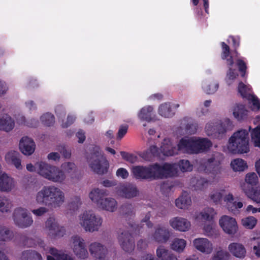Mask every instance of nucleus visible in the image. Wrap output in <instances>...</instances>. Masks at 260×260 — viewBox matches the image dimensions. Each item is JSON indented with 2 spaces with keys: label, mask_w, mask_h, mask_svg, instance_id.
I'll list each match as a JSON object with an SVG mask.
<instances>
[{
  "label": "nucleus",
  "mask_w": 260,
  "mask_h": 260,
  "mask_svg": "<svg viewBox=\"0 0 260 260\" xmlns=\"http://www.w3.org/2000/svg\"><path fill=\"white\" fill-rule=\"evenodd\" d=\"M6 162L11 165H13L18 170H21L22 166L20 158V154L16 151H10L5 155Z\"/></svg>",
  "instance_id": "obj_30"
},
{
  "label": "nucleus",
  "mask_w": 260,
  "mask_h": 260,
  "mask_svg": "<svg viewBox=\"0 0 260 260\" xmlns=\"http://www.w3.org/2000/svg\"><path fill=\"white\" fill-rule=\"evenodd\" d=\"M223 201L225 203L226 209L228 211L234 214L239 211L243 206V204L241 201H235L233 194L231 192L227 193L224 196Z\"/></svg>",
  "instance_id": "obj_18"
},
{
  "label": "nucleus",
  "mask_w": 260,
  "mask_h": 260,
  "mask_svg": "<svg viewBox=\"0 0 260 260\" xmlns=\"http://www.w3.org/2000/svg\"><path fill=\"white\" fill-rule=\"evenodd\" d=\"M226 194L224 189L214 190L210 192L209 197L211 201L217 204L221 202L222 199H223Z\"/></svg>",
  "instance_id": "obj_44"
},
{
  "label": "nucleus",
  "mask_w": 260,
  "mask_h": 260,
  "mask_svg": "<svg viewBox=\"0 0 260 260\" xmlns=\"http://www.w3.org/2000/svg\"><path fill=\"white\" fill-rule=\"evenodd\" d=\"M88 249L91 255L96 259L103 258L107 253L106 247L102 243L96 241L90 243Z\"/></svg>",
  "instance_id": "obj_21"
},
{
  "label": "nucleus",
  "mask_w": 260,
  "mask_h": 260,
  "mask_svg": "<svg viewBox=\"0 0 260 260\" xmlns=\"http://www.w3.org/2000/svg\"><path fill=\"white\" fill-rule=\"evenodd\" d=\"M192 245L197 250L205 254L212 253L214 249L213 243L206 238L194 239L192 241Z\"/></svg>",
  "instance_id": "obj_15"
},
{
  "label": "nucleus",
  "mask_w": 260,
  "mask_h": 260,
  "mask_svg": "<svg viewBox=\"0 0 260 260\" xmlns=\"http://www.w3.org/2000/svg\"><path fill=\"white\" fill-rule=\"evenodd\" d=\"M179 151L182 152L181 150L179 149V143L176 148L169 139H165L161 143L159 149L156 146L152 145L150 147L147 153L148 154H151L153 156H160L161 153L166 156H172L177 154Z\"/></svg>",
  "instance_id": "obj_11"
},
{
  "label": "nucleus",
  "mask_w": 260,
  "mask_h": 260,
  "mask_svg": "<svg viewBox=\"0 0 260 260\" xmlns=\"http://www.w3.org/2000/svg\"><path fill=\"white\" fill-rule=\"evenodd\" d=\"M226 63L229 68V71L226 74V81L228 84L230 85L238 76V74L236 71L233 69L234 62L232 56L226 59Z\"/></svg>",
  "instance_id": "obj_34"
},
{
  "label": "nucleus",
  "mask_w": 260,
  "mask_h": 260,
  "mask_svg": "<svg viewBox=\"0 0 260 260\" xmlns=\"http://www.w3.org/2000/svg\"><path fill=\"white\" fill-rule=\"evenodd\" d=\"M245 87L242 84H240L239 87V91L241 93V96L243 98L247 99L252 104V109L253 110H258L260 108V101L258 98L253 94H246L247 91L248 90L249 88H246L245 91H244L242 90V88Z\"/></svg>",
  "instance_id": "obj_31"
},
{
  "label": "nucleus",
  "mask_w": 260,
  "mask_h": 260,
  "mask_svg": "<svg viewBox=\"0 0 260 260\" xmlns=\"http://www.w3.org/2000/svg\"><path fill=\"white\" fill-rule=\"evenodd\" d=\"M245 179L247 183L252 185L256 184L258 181L257 175L254 172L247 173Z\"/></svg>",
  "instance_id": "obj_56"
},
{
  "label": "nucleus",
  "mask_w": 260,
  "mask_h": 260,
  "mask_svg": "<svg viewBox=\"0 0 260 260\" xmlns=\"http://www.w3.org/2000/svg\"><path fill=\"white\" fill-rule=\"evenodd\" d=\"M169 224L174 230L181 232H187L191 228L190 222L186 218L180 216L171 218Z\"/></svg>",
  "instance_id": "obj_16"
},
{
  "label": "nucleus",
  "mask_w": 260,
  "mask_h": 260,
  "mask_svg": "<svg viewBox=\"0 0 260 260\" xmlns=\"http://www.w3.org/2000/svg\"><path fill=\"white\" fill-rule=\"evenodd\" d=\"M120 154L123 159L131 164H134L137 161L138 157L134 154H129L124 151H121Z\"/></svg>",
  "instance_id": "obj_57"
},
{
  "label": "nucleus",
  "mask_w": 260,
  "mask_h": 260,
  "mask_svg": "<svg viewBox=\"0 0 260 260\" xmlns=\"http://www.w3.org/2000/svg\"><path fill=\"white\" fill-rule=\"evenodd\" d=\"M230 166L234 172H242L248 167L246 162L244 160L239 158L232 160Z\"/></svg>",
  "instance_id": "obj_40"
},
{
  "label": "nucleus",
  "mask_w": 260,
  "mask_h": 260,
  "mask_svg": "<svg viewBox=\"0 0 260 260\" xmlns=\"http://www.w3.org/2000/svg\"><path fill=\"white\" fill-rule=\"evenodd\" d=\"M48 253L50 255H47V260H74L71 255L62 253L54 247H49Z\"/></svg>",
  "instance_id": "obj_29"
},
{
  "label": "nucleus",
  "mask_w": 260,
  "mask_h": 260,
  "mask_svg": "<svg viewBox=\"0 0 260 260\" xmlns=\"http://www.w3.org/2000/svg\"><path fill=\"white\" fill-rule=\"evenodd\" d=\"M222 158L221 153L216 152L205 163V166L202 165L199 169L200 171L209 173L213 181H217L221 177L222 168L219 165Z\"/></svg>",
  "instance_id": "obj_7"
},
{
  "label": "nucleus",
  "mask_w": 260,
  "mask_h": 260,
  "mask_svg": "<svg viewBox=\"0 0 260 260\" xmlns=\"http://www.w3.org/2000/svg\"><path fill=\"white\" fill-rule=\"evenodd\" d=\"M149 179H160L173 177L177 173L175 164L166 163L162 165L154 164L148 166Z\"/></svg>",
  "instance_id": "obj_6"
},
{
  "label": "nucleus",
  "mask_w": 260,
  "mask_h": 260,
  "mask_svg": "<svg viewBox=\"0 0 260 260\" xmlns=\"http://www.w3.org/2000/svg\"><path fill=\"white\" fill-rule=\"evenodd\" d=\"M48 212V209L46 207L41 206L39 208L34 209L31 212L36 216H42Z\"/></svg>",
  "instance_id": "obj_58"
},
{
  "label": "nucleus",
  "mask_w": 260,
  "mask_h": 260,
  "mask_svg": "<svg viewBox=\"0 0 260 260\" xmlns=\"http://www.w3.org/2000/svg\"><path fill=\"white\" fill-rule=\"evenodd\" d=\"M247 110L242 105H236L233 110V114L235 118L238 120L244 119L247 115Z\"/></svg>",
  "instance_id": "obj_42"
},
{
  "label": "nucleus",
  "mask_w": 260,
  "mask_h": 260,
  "mask_svg": "<svg viewBox=\"0 0 260 260\" xmlns=\"http://www.w3.org/2000/svg\"><path fill=\"white\" fill-rule=\"evenodd\" d=\"M179 106L178 104L165 103L161 104L158 109V112L160 115L164 117H171L175 114L174 109H177Z\"/></svg>",
  "instance_id": "obj_28"
},
{
  "label": "nucleus",
  "mask_w": 260,
  "mask_h": 260,
  "mask_svg": "<svg viewBox=\"0 0 260 260\" xmlns=\"http://www.w3.org/2000/svg\"><path fill=\"white\" fill-rule=\"evenodd\" d=\"M186 246V241L183 239L175 238L171 244L172 250L178 252H182Z\"/></svg>",
  "instance_id": "obj_43"
},
{
  "label": "nucleus",
  "mask_w": 260,
  "mask_h": 260,
  "mask_svg": "<svg viewBox=\"0 0 260 260\" xmlns=\"http://www.w3.org/2000/svg\"><path fill=\"white\" fill-rule=\"evenodd\" d=\"M69 246L73 253L78 258L85 259L88 257L89 253L84 239L79 235H74L70 239Z\"/></svg>",
  "instance_id": "obj_10"
},
{
  "label": "nucleus",
  "mask_w": 260,
  "mask_h": 260,
  "mask_svg": "<svg viewBox=\"0 0 260 260\" xmlns=\"http://www.w3.org/2000/svg\"><path fill=\"white\" fill-rule=\"evenodd\" d=\"M178 165L183 172L191 171L193 169V166L188 160H181L178 162Z\"/></svg>",
  "instance_id": "obj_53"
},
{
  "label": "nucleus",
  "mask_w": 260,
  "mask_h": 260,
  "mask_svg": "<svg viewBox=\"0 0 260 260\" xmlns=\"http://www.w3.org/2000/svg\"><path fill=\"white\" fill-rule=\"evenodd\" d=\"M169 237L170 233L169 230L160 226H158L155 229L153 235L154 239L160 243L166 242L169 240Z\"/></svg>",
  "instance_id": "obj_33"
},
{
  "label": "nucleus",
  "mask_w": 260,
  "mask_h": 260,
  "mask_svg": "<svg viewBox=\"0 0 260 260\" xmlns=\"http://www.w3.org/2000/svg\"><path fill=\"white\" fill-rule=\"evenodd\" d=\"M236 63L239 68V71L242 73L241 76L244 77L247 69L246 63L243 60L238 59L236 60Z\"/></svg>",
  "instance_id": "obj_60"
},
{
  "label": "nucleus",
  "mask_w": 260,
  "mask_h": 260,
  "mask_svg": "<svg viewBox=\"0 0 260 260\" xmlns=\"http://www.w3.org/2000/svg\"><path fill=\"white\" fill-rule=\"evenodd\" d=\"M16 120L19 125H26L31 127L37 126L39 123L37 120H33L34 121V123L27 122L25 117L23 115H18L16 118Z\"/></svg>",
  "instance_id": "obj_51"
},
{
  "label": "nucleus",
  "mask_w": 260,
  "mask_h": 260,
  "mask_svg": "<svg viewBox=\"0 0 260 260\" xmlns=\"http://www.w3.org/2000/svg\"><path fill=\"white\" fill-rule=\"evenodd\" d=\"M251 139L256 146L260 147V127L253 129L251 132Z\"/></svg>",
  "instance_id": "obj_55"
},
{
  "label": "nucleus",
  "mask_w": 260,
  "mask_h": 260,
  "mask_svg": "<svg viewBox=\"0 0 260 260\" xmlns=\"http://www.w3.org/2000/svg\"><path fill=\"white\" fill-rule=\"evenodd\" d=\"M206 184V181L202 178L192 177L189 180V185L190 187L196 190L203 189Z\"/></svg>",
  "instance_id": "obj_41"
},
{
  "label": "nucleus",
  "mask_w": 260,
  "mask_h": 260,
  "mask_svg": "<svg viewBox=\"0 0 260 260\" xmlns=\"http://www.w3.org/2000/svg\"><path fill=\"white\" fill-rule=\"evenodd\" d=\"M35 251L27 250L22 252L21 260H31V257H33Z\"/></svg>",
  "instance_id": "obj_64"
},
{
  "label": "nucleus",
  "mask_w": 260,
  "mask_h": 260,
  "mask_svg": "<svg viewBox=\"0 0 260 260\" xmlns=\"http://www.w3.org/2000/svg\"><path fill=\"white\" fill-rule=\"evenodd\" d=\"M137 116L141 121L150 122L154 116V109L152 106L147 105L142 107L138 112Z\"/></svg>",
  "instance_id": "obj_25"
},
{
  "label": "nucleus",
  "mask_w": 260,
  "mask_h": 260,
  "mask_svg": "<svg viewBox=\"0 0 260 260\" xmlns=\"http://www.w3.org/2000/svg\"><path fill=\"white\" fill-rule=\"evenodd\" d=\"M82 204L81 199L78 197H75L70 203L69 206L74 210H77Z\"/></svg>",
  "instance_id": "obj_61"
},
{
  "label": "nucleus",
  "mask_w": 260,
  "mask_h": 260,
  "mask_svg": "<svg viewBox=\"0 0 260 260\" xmlns=\"http://www.w3.org/2000/svg\"><path fill=\"white\" fill-rule=\"evenodd\" d=\"M229 150L234 154L246 153L249 151L248 132L241 129L234 133L229 140Z\"/></svg>",
  "instance_id": "obj_4"
},
{
  "label": "nucleus",
  "mask_w": 260,
  "mask_h": 260,
  "mask_svg": "<svg viewBox=\"0 0 260 260\" xmlns=\"http://www.w3.org/2000/svg\"><path fill=\"white\" fill-rule=\"evenodd\" d=\"M10 199L5 196H0V212L3 213L10 212L13 207Z\"/></svg>",
  "instance_id": "obj_39"
},
{
  "label": "nucleus",
  "mask_w": 260,
  "mask_h": 260,
  "mask_svg": "<svg viewBox=\"0 0 260 260\" xmlns=\"http://www.w3.org/2000/svg\"><path fill=\"white\" fill-rule=\"evenodd\" d=\"M16 186V182L14 178L3 174L0 176V191L10 192L14 190Z\"/></svg>",
  "instance_id": "obj_20"
},
{
  "label": "nucleus",
  "mask_w": 260,
  "mask_h": 260,
  "mask_svg": "<svg viewBox=\"0 0 260 260\" xmlns=\"http://www.w3.org/2000/svg\"><path fill=\"white\" fill-rule=\"evenodd\" d=\"M232 126L229 119L222 121H212L207 123L205 127L206 134L213 138H219Z\"/></svg>",
  "instance_id": "obj_9"
},
{
  "label": "nucleus",
  "mask_w": 260,
  "mask_h": 260,
  "mask_svg": "<svg viewBox=\"0 0 260 260\" xmlns=\"http://www.w3.org/2000/svg\"><path fill=\"white\" fill-rule=\"evenodd\" d=\"M14 126V121L9 115H5L0 117V130L8 132L12 131Z\"/></svg>",
  "instance_id": "obj_35"
},
{
  "label": "nucleus",
  "mask_w": 260,
  "mask_h": 260,
  "mask_svg": "<svg viewBox=\"0 0 260 260\" xmlns=\"http://www.w3.org/2000/svg\"><path fill=\"white\" fill-rule=\"evenodd\" d=\"M217 214V212L213 208L206 207L201 212L196 213L192 218L196 221L202 220L212 222L214 221Z\"/></svg>",
  "instance_id": "obj_17"
},
{
  "label": "nucleus",
  "mask_w": 260,
  "mask_h": 260,
  "mask_svg": "<svg viewBox=\"0 0 260 260\" xmlns=\"http://www.w3.org/2000/svg\"><path fill=\"white\" fill-rule=\"evenodd\" d=\"M212 145L211 142L207 138L192 137L181 139L179 149L184 153H199L207 150Z\"/></svg>",
  "instance_id": "obj_3"
},
{
  "label": "nucleus",
  "mask_w": 260,
  "mask_h": 260,
  "mask_svg": "<svg viewBox=\"0 0 260 260\" xmlns=\"http://www.w3.org/2000/svg\"><path fill=\"white\" fill-rule=\"evenodd\" d=\"M60 168L66 175L73 176L77 173V167L73 162H64L61 165Z\"/></svg>",
  "instance_id": "obj_38"
},
{
  "label": "nucleus",
  "mask_w": 260,
  "mask_h": 260,
  "mask_svg": "<svg viewBox=\"0 0 260 260\" xmlns=\"http://www.w3.org/2000/svg\"><path fill=\"white\" fill-rule=\"evenodd\" d=\"M230 253L222 248L216 250L212 254L209 260H229Z\"/></svg>",
  "instance_id": "obj_45"
},
{
  "label": "nucleus",
  "mask_w": 260,
  "mask_h": 260,
  "mask_svg": "<svg viewBox=\"0 0 260 260\" xmlns=\"http://www.w3.org/2000/svg\"><path fill=\"white\" fill-rule=\"evenodd\" d=\"M98 208L109 212H114L117 209L118 203L114 198L105 197L99 203Z\"/></svg>",
  "instance_id": "obj_26"
},
{
  "label": "nucleus",
  "mask_w": 260,
  "mask_h": 260,
  "mask_svg": "<svg viewBox=\"0 0 260 260\" xmlns=\"http://www.w3.org/2000/svg\"><path fill=\"white\" fill-rule=\"evenodd\" d=\"M47 158L49 161L58 162L60 159V155L58 152H52L47 155Z\"/></svg>",
  "instance_id": "obj_63"
},
{
  "label": "nucleus",
  "mask_w": 260,
  "mask_h": 260,
  "mask_svg": "<svg viewBox=\"0 0 260 260\" xmlns=\"http://www.w3.org/2000/svg\"><path fill=\"white\" fill-rule=\"evenodd\" d=\"M202 88L207 94L215 92L218 88V83L214 80H206L203 82Z\"/></svg>",
  "instance_id": "obj_37"
},
{
  "label": "nucleus",
  "mask_w": 260,
  "mask_h": 260,
  "mask_svg": "<svg viewBox=\"0 0 260 260\" xmlns=\"http://www.w3.org/2000/svg\"><path fill=\"white\" fill-rule=\"evenodd\" d=\"M13 233L5 227L0 226V240L7 241L13 237Z\"/></svg>",
  "instance_id": "obj_50"
},
{
  "label": "nucleus",
  "mask_w": 260,
  "mask_h": 260,
  "mask_svg": "<svg viewBox=\"0 0 260 260\" xmlns=\"http://www.w3.org/2000/svg\"><path fill=\"white\" fill-rule=\"evenodd\" d=\"M248 198L256 204H260V189H256L253 192H249L245 191Z\"/></svg>",
  "instance_id": "obj_54"
},
{
  "label": "nucleus",
  "mask_w": 260,
  "mask_h": 260,
  "mask_svg": "<svg viewBox=\"0 0 260 260\" xmlns=\"http://www.w3.org/2000/svg\"><path fill=\"white\" fill-rule=\"evenodd\" d=\"M78 225L85 232H99L102 226L103 219L102 216L92 210H85L78 216Z\"/></svg>",
  "instance_id": "obj_2"
},
{
  "label": "nucleus",
  "mask_w": 260,
  "mask_h": 260,
  "mask_svg": "<svg viewBox=\"0 0 260 260\" xmlns=\"http://www.w3.org/2000/svg\"><path fill=\"white\" fill-rule=\"evenodd\" d=\"M40 119L41 121L46 125L50 126L55 122V118L54 116L49 113H46L42 115Z\"/></svg>",
  "instance_id": "obj_52"
},
{
  "label": "nucleus",
  "mask_w": 260,
  "mask_h": 260,
  "mask_svg": "<svg viewBox=\"0 0 260 260\" xmlns=\"http://www.w3.org/2000/svg\"><path fill=\"white\" fill-rule=\"evenodd\" d=\"M41 177L50 182L56 183H63L66 179V175L58 167L52 165L47 162L41 167Z\"/></svg>",
  "instance_id": "obj_8"
},
{
  "label": "nucleus",
  "mask_w": 260,
  "mask_h": 260,
  "mask_svg": "<svg viewBox=\"0 0 260 260\" xmlns=\"http://www.w3.org/2000/svg\"><path fill=\"white\" fill-rule=\"evenodd\" d=\"M257 223V219L253 216L244 217L241 220V224L248 230L253 229Z\"/></svg>",
  "instance_id": "obj_47"
},
{
  "label": "nucleus",
  "mask_w": 260,
  "mask_h": 260,
  "mask_svg": "<svg viewBox=\"0 0 260 260\" xmlns=\"http://www.w3.org/2000/svg\"><path fill=\"white\" fill-rule=\"evenodd\" d=\"M87 164L90 171L98 175L106 174L109 168V162L98 147L87 158Z\"/></svg>",
  "instance_id": "obj_5"
},
{
  "label": "nucleus",
  "mask_w": 260,
  "mask_h": 260,
  "mask_svg": "<svg viewBox=\"0 0 260 260\" xmlns=\"http://www.w3.org/2000/svg\"><path fill=\"white\" fill-rule=\"evenodd\" d=\"M13 218L15 224L21 228H27L33 223L32 217L27 210L22 207H18L14 210Z\"/></svg>",
  "instance_id": "obj_12"
},
{
  "label": "nucleus",
  "mask_w": 260,
  "mask_h": 260,
  "mask_svg": "<svg viewBox=\"0 0 260 260\" xmlns=\"http://www.w3.org/2000/svg\"><path fill=\"white\" fill-rule=\"evenodd\" d=\"M229 252L234 256L238 258H244L246 256V250L244 246L239 242H232L228 247Z\"/></svg>",
  "instance_id": "obj_24"
},
{
  "label": "nucleus",
  "mask_w": 260,
  "mask_h": 260,
  "mask_svg": "<svg viewBox=\"0 0 260 260\" xmlns=\"http://www.w3.org/2000/svg\"><path fill=\"white\" fill-rule=\"evenodd\" d=\"M176 206L182 210H188L192 204L191 197L186 191H183L181 195L176 199Z\"/></svg>",
  "instance_id": "obj_27"
},
{
  "label": "nucleus",
  "mask_w": 260,
  "mask_h": 260,
  "mask_svg": "<svg viewBox=\"0 0 260 260\" xmlns=\"http://www.w3.org/2000/svg\"><path fill=\"white\" fill-rule=\"evenodd\" d=\"M76 119V117L72 114H69L66 121H62L61 126L63 128L68 127L69 126L74 123Z\"/></svg>",
  "instance_id": "obj_62"
},
{
  "label": "nucleus",
  "mask_w": 260,
  "mask_h": 260,
  "mask_svg": "<svg viewBox=\"0 0 260 260\" xmlns=\"http://www.w3.org/2000/svg\"><path fill=\"white\" fill-rule=\"evenodd\" d=\"M35 201L39 205H45L48 207H60L65 202L64 192L55 185L43 186L35 196Z\"/></svg>",
  "instance_id": "obj_1"
},
{
  "label": "nucleus",
  "mask_w": 260,
  "mask_h": 260,
  "mask_svg": "<svg viewBox=\"0 0 260 260\" xmlns=\"http://www.w3.org/2000/svg\"><path fill=\"white\" fill-rule=\"evenodd\" d=\"M45 232L51 238L62 237L65 234L63 227L59 225L55 219L49 218L45 223Z\"/></svg>",
  "instance_id": "obj_14"
},
{
  "label": "nucleus",
  "mask_w": 260,
  "mask_h": 260,
  "mask_svg": "<svg viewBox=\"0 0 260 260\" xmlns=\"http://www.w3.org/2000/svg\"><path fill=\"white\" fill-rule=\"evenodd\" d=\"M209 223H206L204 225L203 231L205 235L208 237H213L218 235V230L216 227V225L213 221L210 222Z\"/></svg>",
  "instance_id": "obj_46"
},
{
  "label": "nucleus",
  "mask_w": 260,
  "mask_h": 260,
  "mask_svg": "<svg viewBox=\"0 0 260 260\" xmlns=\"http://www.w3.org/2000/svg\"><path fill=\"white\" fill-rule=\"evenodd\" d=\"M45 161H37L35 165L31 163L27 164L26 166V169L28 171L30 172H36L41 176L40 172V170H41V167L45 164Z\"/></svg>",
  "instance_id": "obj_49"
},
{
  "label": "nucleus",
  "mask_w": 260,
  "mask_h": 260,
  "mask_svg": "<svg viewBox=\"0 0 260 260\" xmlns=\"http://www.w3.org/2000/svg\"><path fill=\"white\" fill-rule=\"evenodd\" d=\"M116 175L118 178L125 179L128 177L129 173L126 169L120 168L117 170Z\"/></svg>",
  "instance_id": "obj_59"
},
{
  "label": "nucleus",
  "mask_w": 260,
  "mask_h": 260,
  "mask_svg": "<svg viewBox=\"0 0 260 260\" xmlns=\"http://www.w3.org/2000/svg\"><path fill=\"white\" fill-rule=\"evenodd\" d=\"M36 145L34 140L28 137H23L19 142V149L25 155H30L35 151Z\"/></svg>",
  "instance_id": "obj_22"
},
{
  "label": "nucleus",
  "mask_w": 260,
  "mask_h": 260,
  "mask_svg": "<svg viewBox=\"0 0 260 260\" xmlns=\"http://www.w3.org/2000/svg\"><path fill=\"white\" fill-rule=\"evenodd\" d=\"M118 240L121 247L125 251L131 252L135 248V244L131 235L127 232L119 234Z\"/></svg>",
  "instance_id": "obj_19"
},
{
  "label": "nucleus",
  "mask_w": 260,
  "mask_h": 260,
  "mask_svg": "<svg viewBox=\"0 0 260 260\" xmlns=\"http://www.w3.org/2000/svg\"><path fill=\"white\" fill-rule=\"evenodd\" d=\"M171 253V251L162 246H159L156 250V256L160 260H167Z\"/></svg>",
  "instance_id": "obj_48"
},
{
  "label": "nucleus",
  "mask_w": 260,
  "mask_h": 260,
  "mask_svg": "<svg viewBox=\"0 0 260 260\" xmlns=\"http://www.w3.org/2000/svg\"><path fill=\"white\" fill-rule=\"evenodd\" d=\"M117 193L121 197L131 199L137 196L138 190L136 186L132 184H124L118 188Z\"/></svg>",
  "instance_id": "obj_23"
},
{
  "label": "nucleus",
  "mask_w": 260,
  "mask_h": 260,
  "mask_svg": "<svg viewBox=\"0 0 260 260\" xmlns=\"http://www.w3.org/2000/svg\"><path fill=\"white\" fill-rule=\"evenodd\" d=\"M218 223L223 232L229 235L234 236L239 230L236 219L229 215H222L219 219Z\"/></svg>",
  "instance_id": "obj_13"
},
{
  "label": "nucleus",
  "mask_w": 260,
  "mask_h": 260,
  "mask_svg": "<svg viewBox=\"0 0 260 260\" xmlns=\"http://www.w3.org/2000/svg\"><path fill=\"white\" fill-rule=\"evenodd\" d=\"M132 173L137 179H149L148 166H133L132 168Z\"/></svg>",
  "instance_id": "obj_32"
},
{
  "label": "nucleus",
  "mask_w": 260,
  "mask_h": 260,
  "mask_svg": "<svg viewBox=\"0 0 260 260\" xmlns=\"http://www.w3.org/2000/svg\"><path fill=\"white\" fill-rule=\"evenodd\" d=\"M88 197L91 201L99 207V203L105 197V191L99 188L92 189L89 193Z\"/></svg>",
  "instance_id": "obj_36"
}]
</instances>
